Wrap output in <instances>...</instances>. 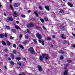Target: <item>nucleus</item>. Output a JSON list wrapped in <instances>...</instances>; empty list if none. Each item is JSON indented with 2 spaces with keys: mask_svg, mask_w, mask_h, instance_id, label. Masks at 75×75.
<instances>
[{
  "mask_svg": "<svg viewBox=\"0 0 75 75\" xmlns=\"http://www.w3.org/2000/svg\"><path fill=\"white\" fill-rule=\"evenodd\" d=\"M36 35L38 39H41L42 38V36L41 35V34L39 33H36Z\"/></svg>",
  "mask_w": 75,
  "mask_h": 75,
  "instance_id": "obj_6",
  "label": "nucleus"
},
{
  "mask_svg": "<svg viewBox=\"0 0 75 75\" xmlns=\"http://www.w3.org/2000/svg\"><path fill=\"white\" fill-rule=\"evenodd\" d=\"M22 74H19V75H26L25 74V72H22Z\"/></svg>",
  "mask_w": 75,
  "mask_h": 75,
  "instance_id": "obj_36",
  "label": "nucleus"
},
{
  "mask_svg": "<svg viewBox=\"0 0 75 75\" xmlns=\"http://www.w3.org/2000/svg\"><path fill=\"white\" fill-rule=\"evenodd\" d=\"M41 43L42 45H45V44H44V40H42Z\"/></svg>",
  "mask_w": 75,
  "mask_h": 75,
  "instance_id": "obj_35",
  "label": "nucleus"
},
{
  "mask_svg": "<svg viewBox=\"0 0 75 75\" xmlns=\"http://www.w3.org/2000/svg\"><path fill=\"white\" fill-rule=\"evenodd\" d=\"M34 24L30 23H29L28 25H27V27L28 28H33L34 27Z\"/></svg>",
  "mask_w": 75,
  "mask_h": 75,
  "instance_id": "obj_4",
  "label": "nucleus"
},
{
  "mask_svg": "<svg viewBox=\"0 0 75 75\" xmlns=\"http://www.w3.org/2000/svg\"><path fill=\"white\" fill-rule=\"evenodd\" d=\"M2 42L3 45H6V42L3 41V40L2 41Z\"/></svg>",
  "mask_w": 75,
  "mask_h": 75,
  "instance_id": "obj_29",
  "label": "nucleus"
},
{
  "mask_svg": "<svg viewBox=\"0 0 75 75\" xmlns=\"http://www.w3.org/2000/svg\"><path fill=\"white\" fill-rule=\"evenodd\" d=\"M6 44L8 46H10V42L8 40L6 42Z\"/></svg>",
  "mask_w": 75,
  "mask_h": 75,
  "instance_id": "obj_19",
  "label": "nucleus"
},
{
  "mask_svg": "<svg viewBox=\"0 0 75 75\" xmlns=\"http://www.w3.org/2000/svg\"><path fill=\"white\" fill-rule=\"evenodd\" d=\"M10 21H13V19L11 17H8V19L6 20V22H9Z\"/></svg>",
  "mask_w": 75,
  "mask_h": 75,
  "instance_id": "obj_5",
  "label": "nucleus"
},
{
  "mask_svg": "<svg viewBox=\"0 0 75 75\" xmlns=\"http://www.w3.org/2000/svg\"><path fill=\"white\" fill-rule=\"evenodd\" d=\"M10 6L11 10H13H13H14V8L13 7V6H12V5L10 4Z\"/></svg>",
  "mask_w": 75,
  "mask_h": 75,
  "instance_id": "obj_23",
  "label": "nucleus"
},
{
  "mask_svg": "<svg viewBox=\"0 0 75 75\" xmlns=\"http://www.w3.org/2000/svg\"><path fill=\"white\" fill-rule=\"evenodd\" d=\"M25 39H26V40H27L29 38V35H26L25 36Z\"/></svg>",
  "mask_w": 75,
  "mask_h": 75,
  "instance_id": "obj_20",
  "label": "nucleus"
},
{
  "mask_svg": "<svg viewBox=\"0 0 75 75\" xmlns=\"http://www.w3.org/2000/svg\"><path fill=\"white\" fill-rule=\"evenodd\" d=\"M39 8L40 10H42V8L41 6H40L39 7Z\"/></svg>",
  "mask_w": 75,
  "mask_h": 75,
  "instance_id": "obj_43",
  "label": "nucleus"
},
{
  "mask_svg": "<svg viewBox=\"0 0 75 75\" xmlns=\"http://www.w3.org/2000/svg\"><path fill=\"white\" fill-rule=\"evenodd\" d=\"M8 60H9V61H11V58H8Z\"/></svg>",
  "mask_w": 75,
  "mask_h": 75,
  "instance_id": "obj_60",
  "label": "nucleus"
},
{
  "mask_svg": "<svg viewBox=\"0 0 75 75\" xmlns=\"http://www.w3.org/2000/svg\"><path fill=\"white\" fill-rule=\"evenodd\" d=\"M18 64L20 66V67H21V65H22V64H21V63L20 62H18Z\"/></svg>",
  "mask_w": 75,
  "mask_h": 75,
  "instance_id": "obj_38",
  "label": "nucleus"
},
{
  "mask_svg": "<svg viewBox=\"0 0 75 75\" xmlns=\"http://www.w3.org/2000/svg\"><path fill=\"white\" fill-rule=\"evenodd\" d=\"M35 28H39V26L38 25H36L35 26Z\"/></svg>",
  "mask_w": 75,
  "mask_h": 75,
  "instance_id": "obj_50",
  "label": "nucleus"
},
{
  "mask_svg": "<svg viewBox=\"0 0 75 75\" xmlns=\"http://www.w3.org/2000/svg\"><path fill=\"white\" fill-rule=\"evenodd\" d=\"M47 40L50 41L51 40V38L50 37H48L47 38Z\"/></svg>",
  "mask_w": 75,
  "mask_h": 75,
  "instance_id": "obj_39",
  "label": "nucleus"
},
{
  "mask_svg": "<svg viewBox=\"0 0 75 75\" xmlns=\"http://www.w3.org/2000/svg\"><path fill=\"white\" fill-rule=\"evenodd\" d=\"M16 23H17V24H18V23H19V22L18 21H16Z\"/></svg>",
  "mask_w": 75,
  "mask_h": 75,
  "instance_id": "obj_61",
  "label": "nucleus"
},
{
  "mask_svg": "<svg viewBox=\"0 0 75 75\" xmlns=\"http://www.w3.org/2000/svg\"><path fill=\"white\" fill-rule=\"evenodd\" d=\"M19 47H20V48H21L22 49H24V47L21 45H19Z\"/></svg>",
  "mask_w": 75,
  "mask_h": 75,
  "instance_id": "obj_21",
  "label": "nucleus"
},
{
  "mask_svg": "<svg viewBox=\"0 0 75 75\" xmlns=\"http://www.w3.org/2000/svg\"><path fill=\"white\" fill-rule=\"evenodd\" d=\"M64 68V69H65V70H66V69H67V66L66 65Z\"/></svg>",
  "mask_w": 75,
  "mask_h": 75,
  "instance_id": "obj_49",
  "label": "nucleus"
},
{
  "mask_svg": "<svg viewBox=\"0 0 75 75\" xmlns=\"http://www.w3.org/2000/svg\"><path fill=\"white\" fill-rule=\"evenodd\" d=\"M0 38H4V35L3 34H0Z\"/></svg>",
  "mask_w": 75,
  "mask_h": 75,
  "instance_id": "obj_26",
  "label": "nucleus"
},
{
  "mask_svg": "<svg viewBox=\"0 0 75 75\" xmlns=\"http://www.w3.org/2000/svg\"><path fill=\"white\" fill-rule=\"evenodd\" d=\"M67 41H64V42H63V44H64L65 45L66 43H67Z\"/></svg>",
  "mask_w": 75,
  "mask_h": 75,
  "instance_id": "obj_51",
  "label": "nucleus"
},
{
  "mask_svg": "<svg viewBox=\"0 0 75 75\" xmlns=\"http://www.w3.org/2000/svg\"><path fill=\"white\" fill-rule=\"evenodd\" d=\"M45 8L46 10H47V11H49L50 10V7L49 6H45Z\"/></svg>",
  "mask_w": 75,
  "mask_h": 75,
  "instance_id": "obj_11",
  "label": "nucleus"
},
{
  "mask_svg": "<svg viewBox=\"0 0 75 75\" xmlns=\"http://www.w3.org/2000/svg\"><path fill=\"white\" fill-rule=\"evenodd\" d=\"M67 62H68V63H72V61L71 60H67Z\"/></svg>",
  "mask_w": 75,
  "mask_h": 75,
  "instance_id": "obj_27",
  "label": "nucleus"
},
{
  "mask_svg": "<svg viewBox=\"0 0 75 75\" xmlns=\"http://www.w3.org/2000/svg\"><path fill=\"white\" fill-rule=\"evenodd\" d=\"M59 13L61 14H64V11L62 9H61L59 11Z\"/></svg>",
  "mask_w": 75,
  "mask_h": 75,
  "instance_id": "obj_22",
  "label": "nucleus"
},
{
  "mask_svg": "<svg viewBox=\"0 0 75 75\" xmlns=\"http://www.w3.org/2000/svg\"><path fill=\"white\" fill-rule=\"evenodd\" d=\"M12 46L14 47V48H16V47H17V45L16 44H13Z\"/></svg>",
  "mask_w": 75,
  "mask_h": 75,
  "instance_id": "obj_34",
  "label": "nucleus"
},
{
  "mask_svg": "<svg viewBox=\"0 0 75 75\" xmlns=\"http://www.w3.org/2000/svg\"><path fill=\"white\" fill-rule=\"evenodd\" d=\"M4 51L5 52H8V50L6 49H5L4 50Z\"/></svg>",
  "mask_w": 75,
  "mask_h": 75,
  "instance_id": "obj_46",
  "label": "nucleus"
},
{
  "mask_svg": "<svg viewBox=\"0 0 75 75\" xmlns=\"http://www.w3.org/2000/svg\"><path fill=\"white\" fill-rule=\"evenodd\" d=\"M20 6L19 3H14V7H18Z\"/></svg>",
  "mask_w": 75,
  "mask_h": 75,
  "instance_id": "obj_8",
  "label": "nucleus"
},
{
  "mask_svg": "<svg viewBox=\"0 0 75 75\" xmlns=\"http://www.w3.org/2000/svg\"><path fill=\"white\" fill-rule=\"evenodd\" d=\"M21 58L20 57H16V59L17 60V61H19V60H21Z\"/></svg>",
  "mask_w": 75,
  "mask_h": 75,
  "instance_id": "obj_17",
  "label": "nucleus"
},
{
  "mask_svg": "<svg viewBox=\"0 0 75 75\" xmlns=\"http://www.w3.org/2000/svg\"><path fill=\"white\" fill-rule=\"evenodd\" d=\"M17 51L16 50L13 51V53L14 54H17Z\"/></svg>",
  "mask_w": 75,
  "mask_h": 75,
  "instance_id": "obj_30",
  "label": "nucleus"
},
{
  "mask_svg": "<svg viewBox=\"0 0 75 75\" xmlns=\"http://www.w3.org/2000/svg\"><path fill=\"white\" fill-rule=\"evenodd\" d=\"M28 13H30L31 12V11L29 10L28 11Z\"/></svg>",
  "mask_w": 75,
  "mask_h": 75,
  "instance_id": "obj_58",
  "label": "nucleus"
},
{
  "mask_svg": "<svg viewBox=\"0 0 75 75\" xmlns=\"http://www.w3.org/2000/svg\"><path fill=\"white\" fill-rule=\"evenodd\" d=\"M63 59L64 57L63 56H61L60 57V60H62Z\"/></svg>",
  "mask_w": 75,
  "mask_h": 75,
  "instance_id": "obj_28",
  "label": "nucleus"
},
{
  "mask_svg": "<svg viewBox=\"0 0 75 75\" xmlns=\"http://www.w3.org/2000/svg\"><path fill=\"white\" fill-rule=\"evenodd\" d=\"M45 58V54H42V56H40L39 57V59L40 61H42L43 60H44V58Z\"/></svg>",
  "mask_w": 75,
  "mask_h": 75,
  "instance_id": "obj_3",
  "label": "nucleus"
},
{
  "mask_svg": "<svg viewBox=\"0 0 75 75\" xmlns=\"http://www.w3.org/2000/svg\"><path fill=\"white\" fill-rule=\"evenodd\" d=\"M9 1L10 3H12V1H13V0H10Z\"/></svg>",
  "mask_w": 75,
  "mask_h": 75,
  "instance_id": "obj_62",
  "label": "nucleus"
},
{
  "mask_svg": "<svg viewBox=\"0 0 75 75\" xmlns=\"http://www.w3.org/2000/svg\"><path fill=\"white\" fill-rule=\"evenodd\" d=\"M21 16L22 18H25V15H22Z\"/></svg>",
  "mask_w": 75,
  "mask_h": 75,
  "instance_id": "obj_42",
  "label": "nucleus"
},
{
  "mask_svg": "<svg viewBox=\"0 0 75 75\" xmlns=\"http://www.w3.org/2000/svg\"><path fill=\"white\" fill-rule=\"evenodd\" d=\"M8 54H6L5 55V57H8Z\"/></svg>",
  "mask_w": 75,
  "mask_h": 75,
  "instance_id": "obj_57",
  "label": "nucleus"
},
{
  "mask_svg": "<svg viewBox=\"0 0 75 75\" xmlns=\"http://www.w3.org/2000/svg\"><path fill=\"white\" fill-rule=\"evenodd\" d=\"M33 41L35 42L36 43H38L37 42V40L35 39H33Z\"/></svg>",
  "mask_w": 75,
  "mask_h": 75,
  "instance_id": "obj_47",
  "label": "nucleus"
},
{
  "mask_svg": "<svg viewBox=\"0 0 75 75\" xmlns=\"http://www.w3.org/2000/svg\"><path fill=\"white\" fill-rule=\"evenodd\" d=\"M40 20L42 22V23H44V20H43V19L42 18H40Z\"/></svg>",
  "mask_w": 75,
  "mask_h": 75,
  "instance_id": "obj_32",
  "label": "nucleus"
},
{
  "mask_svg": "<svg viewBox=\"0 0 75 75\" xmlns=\"http://www.w3.org/2000/svg\"><path fill=\"white\" fill-rule=\"evenodd\" d=\"M67 5L71 7H73V4L70 3L69 2H68Z\"/></svg>",
  "mask_w": 75,
  "mask_h": 75,
  "instance_id": "obj_12",
  "label": "nucleus"
},
{
  "mask_svg": "<svg viewBox=\"0 0 75 75\" xmlns=\"http://www.w3.org/2000/svg\"><path fill=\"white\" fill-rule=\"evenodd\" d=\"M26 31H27L28 33V34H30V32L29 29H27Z\"/></svg>",
  "mask_w": 75,
  "mask_h": 75,
  "instance_id": "obj_41",
  "label": "nucleus"
},
{
  "mask_svg": "<svg viewBox=\"0 0 75 75\" xmlns=\"http://www.w3.org/2000/svg\"><path fill=\"white\" fill-rule=\"evenodd\" d=\"M45 55L46 56V57H45V59L47 60L48 59V58H50V56L48 54H45Z\"/></svg>",
  "mask_w": 75,
  "mask_h": 75,
  "instance_id": "obj_9",
  "label": "nucleus"
},
{
  "mask_svg": "<svg viewBox=\"0 0 75 75\" xmlns=\"http://www.w3.org/2000/svg\"><path fill=\"white\" fill-rule=\"evenodd\" d=\"M68 70H65L64 73V75H68Z\"/></svg>",
  "mask_w": 75,
  "mask_h": 75,
  "instance_id": "obj_15",
  "label": "nucleus"
},
{
  "mask_svg": "<svg viewBox=\"0 0 75 75\" xmlns=\"http://www.w3.org/2000/svg\"><path fill=\"white\" fill-rule=\"evenodd\" d=\"M45 21H48L49 20H48V18H45Z\"/></svg>",
  "mask_w": 75,
  "mask_h": 75,
  "instance_id": "obj_37",
  "label": "nucleus"
},
{
  "mask_svg": "<svg viewBox=\"0 0 75 75\" xmlns=\"http://www.w3.org/2000/svg\"><path fill=\"white\" fill-rule=\"evenodd\" d=\"M5 69H7V67L6 66H5L4 67Z\"/></svg>",
  "mask_w": 75,
  "mask_h": 75,
  "instance_id": "obj_59",
  "label": "nucleus"
},
{
  "mask_svg": "<svg viewBox=\"0 0 75 75\" xmlns=\"http://www.w3.org/2000/svg\"><path fill=\"white\" fill-rule=\"evenodd\" d=\"M52 38H55V36L54 35H53L52 36Z\"/></svg>",
  "mask_w": 75,
  "mask_h": 75,
  "instance_id": "obj_53",
  "label": "nucleus"
},
{
  "mask_svg": "<svg viewBox=\"0 0 75 75\" xmlns=\"http://www.w3.org/2000/svg\"><path fill=\"white\" fill-rule=\"evenodd\" d=\"M5 29H7V30H9V29H10V27L6 25L5 26Z\"/></svg>",
  "mask_w": 75,
  "mask_h": 75,
  "instance_id": "obj_25",
  "label": "nucleus"
},
{
  "mask_svg": "<svg viewBox=\"0 0 75 75\" xmlns=\"http://www.w3.org/2000/svg\"><path fill=\"white\" fill-rule=\"evenodd\" d=\"M11 57L12 59H14V58H15L14 55L13 53L11 54Z\"/></svg>",
  "mask_w": 75,
  "mask_h": 75,
  "instance_id": "obj_18",
  "label": "nucleus"
},
{
  "mask_svg": "<svg viewBox=\"0 0 75 75\" xmlns=\"http://www.w3.org/2000/svg\"><path fill=\"white\" fill-rule=\"evenodd\" d=\"M38 69L39 71V72H42V67L41 66L38 65Z\"/></svg>",
  "mask_w": 75,
  "mask_h": 75,
  "instance_id": "obj_7",
  "label": "nucleus"
},
{
  "mask_svg": "<svg viewBox=\"0 0 75 75\" xmlns=\"http://www.w3.org/2000/svg\"><path fill=\"white\" fill-rule=\"evenodd\" d=\"M31 19L32 21H34L35 20V18L33 17L31 18Z\"/></svg>",
  "mask_w": 75,
  "mask_h": 75,
  "instance_id": "obj_45",
  "label": "nucleus"
},
{
  "mask_svg": "<svg viewBox=\"0 0 75 75\" xmlns=\"http://www.w3.org/2000/svg\"><path fill=\"white\" fill-rule=\"evenodd\" d=\"M15 28L17 29V30H21V28H20V27L18 25H16L15 26Z\"/></svg>",
  "mask_w": 75,
  "mask_h": 75,
  "instance_id": "obj_14",
  "label": "nucleus"
},
{
  "mask_svg": "<svg viewBox=\"0 0 75 75\" xmlns=\"http://www.w3.org/2000/svg\"><path fill=\"white\" fill-rule=\"evenodd\" d=\"M50 45H51L52 48H53V47H54V46L53 45H52V44H51Z\"/></svg>",
  "mask_w": 75,
  "mask_h": 75,
  "instance_id": "obj_56",
  "label": "nucleus"
},
{
  "mask_svg": "<svg viewBox=\"0 0 75 75\" xmlns=\"http://www.w3.org/2000/svg\"><path fill=\"white\" fill-rule=\"evenodd\" d=\"M38 41L39 42H40V43H41V40H40L39 39Z\"/></svg>",
  "mask_w": 75,
  "mask_h": 75,
  "instance_id": "obj_54",
  "label": "nucleus"
},
{
  "mask_svg": "<svg viewBox=\"0 0 75 75\" xmlns=\"http://www.w3.org/2000/svg\"><path fill=\"white\" fill-rule=\"evenodd\" d=\"M28 50L29 51H30L32 54H35V52L34 51V50L33 47H31L29 48V49Z\"/></svg>",
  "mask_w": 75,
  "mask_h": 75,
  "instance_id": "obj_1",
  "label": "nucleus"
},
{
  "mask_svg": "<svg viewBox=\"0 0 75 75\" xmlns=\"http://www.w3.org/2000/svg\"><path fill=\"white\" fill-rule=\"evenodd\" d=\"M4 36L5 37L7 38V36H8V35H7V33H5Z\"/></svg>",
  "mask_w": 75,
  "mask_h": 75,
  "instance_id": "obj_44",
  "label": "nucleus"
},
{
  "mask_svg": "<svg viewBox=\"0 0 75 75\" xmlns=\"http://www.w3.org/2000/svg\"><path fill=\"white\" fill-rule=\"evenodd\" d=\"M34 14H35V15L37 17H38V13H37V12H35L34 13Z\"/></svg>",
  "mask_w": 75,
  "mask_h": 75,
  "instance_id": "obj_40",
  "label": "nucleus"
},
{
  "mask_svg": "<svg viewBox=\"0 0 75 75\" xmlns=\"http://www.w3.org/2000/svg\"><path fill=\"white\" fill-rule=\"evenodd\" d=\"M4 16H7V15H6V14L5 13L4 14Z\"/></svg>",
  "mask_w": 75,
  "mask_h": 75,
  "instance_id": "obj_63",
  "label": "nucleus"
},
{
  "mask_svg": "<svg viewBox=\"0 0 75 75\" xmlns=\"http://www.w3.org/2000/svg\"><path fill=\"white\" fill-rule=\"evenodd\" d=\"M27 43V41L25 40L23 42V44H26Z\"/></svg>",
  "mask_w": 75,
  "mask_h": 75,
  "instance_id": "obj_31",
  "label": "nucleus"
},
{
  "mask_svg": "<svg viewBox=\"0 0 75 75\" xmlns=\"http://www.w3.org/2000/svg\"><path fill=\"white\" fill-rule=\"evenodd\" d=\"M10 39H14V37H13L12 36H10Z\"/></svg>",
  "mask_w": 75,
  "mask_h": 75,
  "instance_id": "obj_52",
  "label": "nucleus"
},
{
  "mask_svg": "<svg viewBox=\"0 0 75 75\" xmlns=\"http://www.w3.org/2000/svg\"><path fill=\"white\" fill-rule=\"evenodd\" d=\"M58 53L59 54H64V52L62 50H60L58 52Z\"/></svg>",
  "mask_w": 75,
  "mask_h": 75,
  "instance_id": "obj_16",
  "label": "nucleus"
},
{
  "mask_svg": "<svg viewBox=\"0 0 75 75\" xmlns=\"http://www.w3.org/2000/svg\"><path fill=\"white\" fill-rule=\"evenodd\" d=\"M60 28L61 30L62 31H65L67 30V29L66 28H65V26L62 25H60Z\"/></svg>",
  "mask_w": 75,
  "mask_h": 75,
  "instance_id": "obj_2",
  "label": "nucleus"
},
{
  "mask_svg": "<svg viewBox=\"0 0 75 75\" xmlns=\"http://www.w3.org/2000/svg\"><path fill=\"white\" fill-rule=\"evenodd\" d=\"M22 37H23L22 34H20L19 35V38H21Z\"/></svg>",
  "mask_w": 75,
  "mask_h": 75,
  "instance_id": "obj_48",
  "label": "nucleus"
},
{
  "mask_svg": "<svg viewBox=\"0 0 75 75\" xmlns=\"http://www.w3.org/2000/svg\"><path fill=\"white\" fill-rule=\"evenodd\" d=\"M13 17H18V14L17 13V12H14L13 13Z\"/></svg>",
  "mask_w": 75,
  "mask_h": 75,
  "instance_id": "obj_10",
  "label": "nucleus"
},
{
  "mask_svg": "<svg viewBox=\"0 0 75 75\" xmlns=\"http://www.w3.org/2000/svg\"><path fill=\"white\" fill-rule=\"evenodd\" d=\"M43 30H46V28L44 26H43Z\"/></svg>",
  "mask_w": 75,
  "mask_h": 75,
  "instance_id": "obj_55",
  "label": "nucleus"
},
{
  "mask_svg": "<svg viewBox=\"0 0 75 75\" xmlns=\"http://www.w3.org/2000/svg\"><path fill=\"white\" fill-rule=\"evenodd\" d=\"M72 35H73V36H74V37H75V34L72 33Z\"/></svg>",
  "mask_w": 75,
  "mask_h": 75,
  "instance_id": "obj_64",
  "label": "nucleus"
},
{
  "mask_svg": "<svg viewBox=\"0 0 75 75\" xmlns=\"http://www.w3.org/2000/svg\"><path fill=\"white\" fill-rule=\"evenodd\" d=\"M62 39H67V37L65 36V34H62Z\"/></svg>",
  "mask_w": 75,
  "mask_h": 75,
  "instance_id": "obj_13",
  "label": "nucleus"
},
{
  "mask_svg": "<svg viewBox=\"0 0 75 75\" xmlns=\"http://www.w3.org/2000/svg\"><path fill=\"white\" fill-rule=\"evenodd\" d=\"M10 64H11V65H14V63L13 62V61H11L10 62Z\"/></svg>",
  "mask_w": 75,
  "mask_h": 75,
  "instance_id": "obj_33",
  "label": "nucleus"
},
{
  "mask_svg": "<svg viewBox=\"0 0 75 75\" xmlns=\"http://www.w3.org/2000/svg\"><path fill=\"white\" fill-rule=\"evenodd\" d=\"M11 31L13 33H16V30L14 29H12Z\"/></svg>",
  "mask_w": 75,
  "mask_h": 75,
  "instance_id": "obj_24",
  "label": "nucleus"
}]
</instances>
